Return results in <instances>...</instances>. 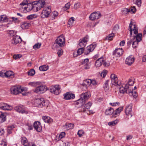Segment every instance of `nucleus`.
I'll list each match as a JSON object with an SVG mask.
<instances>
[{
    "label": "nucleus",
    "instance_id": "f257e3e1",
    "mask_svg": "<svg viewBox=\"0 0 146 146\" xmlns=\"http://www.w3.org/2000/svg\"><path fill=\"white\" fill-rule=\"evenodd\" d=\"M27 3L24 2L21 3L20 5H21L25 6L23 8L26 10L27 11H29L33 9L34 11H37L40 10L42 8L44 7L45 5V1L43 0H40L37 1V3H29V0H25Z\"/></svg>",
    "mask_w": 146,
    "mask_h": 146
},
{
    "label": "nucleus",
    "instance_id": "f03ea898",
    "mask_svg": "<svg viewBox=\"0 0 146 146\" xmlns=\"http://www.w3.org/2000/svg\"><path fill=\"white\" fill-rule=\"evenodd\" d=\"M133 25L132 22L131 21V22L129 24V28L130 29V36H131L132 35V32L133 31H134V34L136 35L133 36V40H135L139 42H140L142 40V35L141 33H138V28L137 25H133L134 27L133 29L131 28Z\"/></svg>",
    "mask_w": 146,
    "mask_h": 146
},
{
    "label": "nucleus",
    "instance_id": "7ed1b4c3",
    "mask_svg": "<svg viewBox=\"0 0 146 146\" xmlns=\"http://www.w3.org/2000/svg\"><path fill=\"white\" fill-rule=\"evenodd\" d=\"M65 40L64 37L63 35H61L58 37L52 46V49L55 50L57 49L58 47H61L64 46Z\"/></svg>",
    "mask_w": 146,
    "mask_h": 146
},
{
    "label": "nucleus",
    "instance_id": "20e7f679",
    "mask_svg": "<svg viewBox=\"0 0 146 146\" xmlns=\"http://www.w3.org/2000/svg\"><path fill=\"white\" fill-rule=\"evenodd\" d=\"M27 90L26 88L18 86H13L10 89L11 94L14 95H17L19 93H21L24 91H27Z\"/></svg>",
    "mask_w": 146,
    "mask_h": 146
},
{
    "label": "nucleus",
    "instance_id": "39448f33",
    "mask_svg": "<svg viewBox=\"0 0 146 146\" xmlns=\"http://www.w3.org/2000/svg\"><path fill=\"white\" fill-rule=\"evenodd\" d=\"M35 103L36 106L40 107L43 106L47 107L49 104V102L44 100L43 98L36 99L35 100Z\"/></svg>",
    "mask_w": 146,
    "mask_h": 146
},
{
    "label": "nucleus",
    "instance_id": "423d86ee",
    "mask_svg": "<svg viewBox=\"0 0 146 146\" xmlns=\"http://www.w3.org/2000/svg\"><path fill=\"white\" fill-rule=\"evenodd\" d=\"M111 84L118 87L121 85L120 81H118L117 76L115 74H111L110 76Z\"/></svg>",
    "mask_w": 146,
    "mask_h": 146
},
{
    "label": "nucleus",
    "instance_id": "0eeeda50",
    "mask_svg": "<svg viewBox=\"0 0 146 146\" xmlns=\"http://www.w3.org/2000/svg\"><path fill=\"white\" fill-rule=\"evenodd\" d=\"M51 12V10L49 6L44 8L41 14L42 18H44L48 17Z\"/></svg>",
    "mask_w": 146,
    "mask_h": 146
},
{
    "label": "nucleus",
    "instance_id": "6e6552de",
    "mask_svg": "<svg viewBox=\"0 0 146 146\" xmlns=\"http://www.w3.org/2000/svg\"><path fill=\"white\" fill-rule=\"evenodd\" d=\"M60 87L59 85H56L54 86H51L49 89L50 92L58 95L60 92Z\"/></svg>",
    "mask_w": 146,
    "mask_h": 146
},
{
    "label": "nucleus",
    "instance_id": "1a4fd4ad",
    "mask_svg": "<svg viewBox=\"0 0 146 146\" xmlns=\"http://www.w3.org/2000/svg\"><path fill=\"white\" fill-rule=\"evenodd\" d=\"M47 90V87L45 85H41L36 88L35 92L39 94L43 93Z\"/></svg>",
    "mask_w": 146,
    "mask_h": 146
},
{
    "label": "nucleus",
    "instance_id": "9d476101",
    "mask_svg": "<svg viewBox=\"0 0 146 146\" xmlns=\"http://www.w3.org/2000/svg\"><path fill=\"white\" fill-rule=\"evenodd\" d=\"M88 38L86 36L82 39H80L79 41V43L78 44V47H81L83 48L85 47L88 41Z\"/></svg>",
    "mask_w": 146,
    "mask_h": 146
},
{
    "label": "nucleus",
    "instance_id": "9b49d317",
    "mask_svg": "<svg viewBox=\"0 0 146 146\" xmlns=\"http://www.w3.org/2000/svg\"><path fill=\"white\" fill-rule=\"evenodd\" d=\"M123 52L121 48L116 49L113 52V55L115 57H119L122 55Z\"/></svg>",
    "mask_w": 146,
    "mask_h": 146
},
{
    "label": "nucleus",
    "instance_id": "f8f14e48",
    "mask_svg": "<svg viewBox=\"0 0 146 146\" xmlns=\"http://www.w3.org/2000/svg\"><path fill=\"white\" fill-rule=\"evenodd\" d=\"M12 106L8 105L4 103H0V109L3 110H10L13 109Z\"/></svg>",
    "mask_w": 146,
    "mask_h": 146
},
{
    "label": "nucleus",
    "instance_id": "ddd939ff",
    "mask_svg": "<svg viewBox=\"0 0 146 146\" xmlns=\"http://www.w3.org/2000/svg\"><path fill=\"white\" fill-rule=\"evenodd\" d=\"M132 105L130 104L127 106L125 110V112L126 115L128 117H131L132 116Z\"/></svg>",
    "mask_w": 146,
    "mask_h": 146
},
{
    "label": "nucleus",
    "instance_id": "4468645a",
    "mask_svg": "<svg viewBox=\"0 0 146 146\" xmlns=\"http://www.w3.org/2000/svg\"><path fill=\"white\" fill-rule=\"evenodd\" d=\"M21 39L20 37L17 35L14 36L11 40V43L12 44L16 45L17 44L21 42Z\"/></svg>",
    "mask_w": 146,
    "mask_h": 146
},
{
    "label": "nucleus",
    "instance_id": "2eb2a0df",
    "mask_svg": "<svg viewBox=\"0 0 146 146\" xmlns=\"http://www.w3.org/2000/svg\"><path fill=\"white\" fill-rule=\"evenodd\" d=\"M100 16L101 14L99 13L94 12L90 14L89 18L90 20L93 21L99 19Z\"/></svg>",
    "mask_w": 146,
    "mask_h": 146
},
{
    "label": "nucleus",
    "instance_id": "dca6fc26",
    "mask_svg": "<svg viewBox=\"0 0 146 146\" xmlns=\"http://www.w3.org/2000/svg\"><path fill=\"white\" fill-rule=\"evenodd\" d=\"M135 58L132 55L128 57L126 59L125 63L126 64L129 65H131L134 62Z\"/></svg>",
    "mask_w": 146,
    "mask_h": 146
},
{
    "label": "nucleus",
    "instance_id": "f3484780",
    "mask_svg": "<svg viewBox=\"0 0 146 146\" xmlns=\"http://www.w3.org/2000/svg\"><path fill=\"white\" fill-rule=\"evenodd\" d=\"M92 103L89 102L86 104L84 106H82L80 111H79L81 112H85L86 111L90 109L92 105Z\"/></svg>",
    "mask_w": 146,
    "mask_h": 146
},
{
    "label": "nucleus",
    "instance_id": "a211bd4d",
    "mask_svg": "<svg viewBox=\"0 0 146 146\" xmlns=\"http://www.w3.org/2000/svg\"><path fill=\"white\" fill-rule=\"evenodd\" d=\"M81 98H82L85 102L88 100L90 97V93L89 92H87L82 93L80 95Z\"/></svg>",
    "mask_w": 146,
    "mask_h": 146
},
{
    "label": "nucleus",
    "instance_id": "6ab92c4d",
    "mask_svg": "<svg viewBox=\"0 0 146 146\" xmlns=\"http://www.w3.org/2000/svg\"><path fill=\"white\" fill-rule=\"evenodd\" d=\"M64 99L65 100H70L75 98L74 94L67 92L64 94Z\"/></svg>",
    "mask_w": 146,
    "mask_h": 146
},
{
    "label": "nucleus",
    "instance_id": "aec40b11",
    "mask_svg": "<svg viewBox=\"0 0 146 146\" xmlns=\"http://www.w3.org/2000/svg\"><path fill=\"white\" fill-rule=\"evenodd\" d=\"M34 127L36 130L40 132L42 130V127L40 122L39 121H35L34 123Z\"/></svg>",
    "mask_w": 146,
    "mask_h": 146
},
{
    "label": "nucleus",
    "instance_id": "412c9836",
    "mask_svg": "<svg viewBox=\"0 0 146 146\" xmlns=\"http://www.w3.org/2000/svg\"><path fill=\"white\" fill-rule=\"evenodd\" d=\"M89 59L88 58H86L82 61L81 62V64L84 65V68L85 69H87L90 68V65L88 64Z\"/></svg>",
    "mask_w": 146,
    "mask_h": 146
},
{
    "label": "nucleus",
    "instance_id": "4be33fe9",
    "mask_svg": "<svg viewBox=\"0 0 146 146\" xmlns=\"http://www.w3.org/2000/svg\"><path fill=\"white\" fill-rule=\"evenodd\" d=\"M96 46V44L94 43V44H91L89 46L87 47V50L89 51L88 52L87 54L85 53L86 55L88 54L90 52L93 51Z\"/></svg>",
    "mask_w": 146,
    "mask_h": 146
},
{
    "label": "nucleus",
    "instance_id": "5701e85b",
    "mask_svg": "<svg viewBox=\"0 0 146 146\" xmlns=\"http://www.w3.org/2000/svg\"><path fill=\"white\" fill-rule=\"evenodd\" d=\"M14 109L15 110L19 113H25V111L24 110L22 106H17L15 107Z\"/></svg>",
    "mask_w": 146,
    "mask_h": 146
},
{
    "label": "nucleus",
    "instance_id": "b1692460",
    "mask_svg": "<svg viewBox=\"0 0 146 146\" xmlns=\"http://www.w3.org/2000/svg\"><path fill=\"white\" fill-rule=\"evenodd\" d=\"M114 112L113 109L111 107L108 108L105 111V114L106 115H110L113 114Z\"/></svg>",
    "mask_w": 146,
    "mask_h": 146
},
{
    "label": "nucleus",
    "instance_id": "393cba45",
    "mask_svg": "<svg viewBox=\"0 0 146 146\" xmlns=\"http://www.w3.org/2000/svg\"><path fill=\"white\" fill-rule=\"evenodd\" d=\"M103 58L101 57L98 58L96 62L95 66L97 67H99L102 64Z\"/></svg>",
    "mask_w": 146,
    "mask_h": 146
},
{
    "label": "nucleus",
    "instance_id": "a878e982",
    "mask_svg": "<svg viewBox=\"0 0 146 146\" xmlns=\"http://www.w3.org/2000/svg\"><path fill=\"white\" fill-rule=\"evenodd\" d=\"M6 116L2 112H0V122L2 123L5 121Z\"/></svg>",
    "mask_w": 146,
    "mask_h": 146
},
{
    "label": "nucleus",
    "instance_id": "bb28decb",
    "mask_svg": "<svg viewBox=\"0 0 146 146\" xmlns=\"http://www.w3.org/2000/svg\"><path fill=\"white\" fill-rule=\"evenodd\" d=\"M14 74H0V76L2 77H5L7 78L13 77Z\"/></svg>",
    "mask_w": 146,
    "mask_h": 146
},
{
    "label": "nucleus",
    "instance_id": "cd10ccee",
    "mask_svg": "<svg viewBox=\"0 0 146 146\" xmlns=\"http://www.w3.org/2000/svg\"><path fill=\"white\" fill-rule=\"evenodd\" d=\"M66 129L69 130L70 129H72L74 127V124L73 123L66 124L64 126Z\"/></svg>",
    "mask_w": 146,
    "mask_h": 146
},
{
    "label": "nucleus",
    "instance_id": "c85d7f7f",
    "mask_svg": "<svg viewBox=\"0 0 146 146\" xmlns=\"http://www.w3.org/2000/svg\"><path fill=\"white\" fill-rule=\"evenodd\" d=\"M8 21V19L4 15L0 16V22H5Z\"/></svg>",
    "mask_w": 146,
    "mask_h": 146
},
{
    "label": "nucleus",
    "instance_id": "c756f323",
    "mask_svg": "<svg viewBox=\"0 0 146 146\" xmlns=\"http://www.w3.org/2000/svg\"><path fill=\"white\" fill-rule=\"evenodd\" d=\"M21 138V141L22 143L25 146H27L29 143L27 139L25 137H22Z\"/></svg>",
    "mask_w": 146,
    "mask_h": 146
},
{
    "label": "nucleus",
    "instance_id": "7c9ffc66",
    "mask_svg": "<svg viewBox=\"0 0 146 146\" xmlns=\"http://www.w3.org/2000/svg\"><path fill=\"white\" fill-rule=\"evenodd\" d=\"M79 48L77 50V53L78 54L76 56H74H74L76 57L78 55H80L82 53H83L84 51V48H81V47H78Z\"/></svg>",
    "mask_w": 146,
    "mask_h": 146
},
{
    "label": "nucleus",
    "instance_id": "2f4dec72",
    "mask_svg": "<svg viewBox=\"0 0 146 146\" xmlns=\"http://www.w3.org/2000/svg\"><path fill=\"white\" fill-rule=\"evenodd\" d=\"M49 68L48 66L47 65H44L40 66L39 68L40 70L44 71L47 70Z\"/></svg>",
    "mask_w": 146,
    "mask_h": 146
},
{
    "label": "nucleus",
    "instance_id": "473e14b6",
    "mask_svg": "<svg viewBox=\"0 0 146 146\" xmlns=\"http://www.w3.org/2000/svg\"><path fill=\"white\" fill-rule=\"evenodd\" d=\"M123 109V107H120L118 108L117 109L114 111V115H116L120 113L121 112L122 110Z\"/></svg>",
    "mask_w": 146,
    "mask_h": 146
},
{
    "label": "nucleus",
    "instance_id": "72a5a7b5",
    "mask_svg": "<svg viewBox=\"0 0 146 146\" xmlns=\"http://www.w3.org/2000/svg\"><path fill=\"white\" fill-rule=\"evenodd\" d=\"M30 24L29 23L23 22L21 25V28L23 29H27L29 26Z\"/></svg>",
    "mask_w": 146,
    "mask_h": 146
},
{
    "label": "nucleus",
    "instance_id": "f704fd0d",
    "mask_svg": "<svg viewBox=\"0 0 146 146\" xmlns=\"http://www.w3.org/2000/svg\"><path fill=\"white\" fill-rule=\"evenodd\" d=\"M115 35L114 33H111L108 35L106 38V40H111L113 37Z\"/></svg>",
    "mask_w": 146,
    "mask_h": 146
},
{
    "label": "nucleus",
    "instance_id": "c9c22d12",
    "mask_svg": "<svg viewBox=\"0 0 146 146\" xmlns=\"http://www.w3.org/2000/svg\"><path fill=\"white\" fill-rule=\"evenodd\" d=\"M42 119L44 122L47 123H49L51 121L50 117L48 116H43L42 117Z\"/></svg>",
    "mask_w": 146,
    "mask_h": 146
},
{
    "label": "nucleus",
    "instance_id": "e433bc0d",
    "mask_svg": "<svg viewBox=\"0 0 146 146\" xmlns=\"http://www.w3.org/2000/svg\"><path fill=\"white\" fill-rule=\"evenodd\" d=\"M109 80H106L104 84L103 88L105 90H108L109 89L108 82Z\"/></svg>",
    "mask_w": 146,
    "mask_h": 146
},
{
    "label": "nucleus",
    "instance_id": "4c0bfd02",
    "mask_svg": "<svg viewBox=\"0 0 146 146\" xmlns=\"http://www.w3.org/2000/svg\"><path fill=\"white\" fill-rule=\"evenodd\" d=\"M130 11V10L127 8H124L121 10L122 14L124 15H127Z\"/></svg>",
    "mask_w": 146,
    "mask_h": 146
},
{
    "label": "nucleus",
    "instance_id": "58836bf2",
    "mask_svg": "<svg viewBox=\"0 0 146 146\" xmlns=\"http://www.w3.org/2000/svg\"><path fill=\"white\" fill-rule=\"evenodd\" d=\"M119 86H118L117 87H118V88H119V91L121 93H124L125 92H126V93H130L129 92H128V91H126L124 87H122L119 88Z\"/></svg>",
    "mask_w": 146,
    "mask_h": 146
},
{
    "label": "nucleus",
    "instance_id": "ea45409f",
    "mask_svg": "<svg viewBox=\"0 0 146 146\" xmlns=\"http://www.w3.org/2000/svg\"><path fill=\"white\" fill-rule=\"evenodd\" d=\"M134 3L139 7L141 4V0H133Z\"/></svg>",
    "mask_w": 146,
    "mask_h": 146
},
{
    "label": "nucleus",
    "instance_id": "a19ab883",
    "mask_svg": "<svg viewBox=\"0 0 146 146\" xmlns=\"http://www.w3.org/2000/svg\"><path fill=\"white\" fill-rule=\"evenodd\" d=\"M9 34L10 36L13 37L16 35V33L13 30H10L9 31Z\"/></svg>",
    "mask_w": 146,
    "mask_h": 146
},
{
    "label": "nucleus",
    "instance_id": "79ce46f5",
    "mask_svg": "<svg viewBox=\"0 0 146 146\" xmlns=\"http://www.w3.org/2000/svg\"><path fill=\"white\" fill-rule=\"evenodd\" d=\"M41 44V43H37L36 44L33 46V48L35 50L39 48L40 47Z\"/></svg>",
    "mask_w": 146,
    "mask_h": 146
},
{
    "label": "nucleus",
    "instance_id": "37998d69",
    "mask_svg": "<svg viewBox=\"0 0 146 146\" xmlns=\"http://www.w3.org/2000/svg\"><path fill=\"white\" fill-rule=\"evenodd\" d=\"M133 40H134L133 39V40L132 41V46L133 48H135L136 47V46L137 45V44H138V42H139L136 40H135L134 41H133Z\"/></svg>",
    "mask_w": 146,
    "mask_h": 146
},
{
    "label": "nucleus",
    "instance_id": "c03bdc74",
    "mask_svg": "<svg viewBox=\"0 0 146 146\" xmlns=\"http://www.w3.org/2000/svg\"><path fill=\"white\" fill-rule=\"evenodd\" d=\"M36 17V16L35 14H33V15H29L28 16L27 18V19L29 20H31L32 19H33V18H35Z\"/></svg>",
    "mask_w": 146,
    "mask_h": 146
},
{
    "label": "nucleus",
    "instance_id": "a18cd8bd",
    "mask_svg": "<svg viewBox=\"0 0 146 146\" xmlns=\"http://www.w3.org/2000/svg\"><path fill=\"white\" fill-rule=\"evenodd\" d=\"M118 120H116L114 121L109 122L108 123V125H109L111 126H114L116 124Z\"/></svg>",
    "mask_w": 146,
    "mask_h": 146
},
{
    "label": "nucleus",
    "instance_id": "49530a36",
    "mask_svg": "<svg viewBox=\"0 0 146 146\" xmlns=\"http://www.w3.org/2000/svg\"><path fill=\"white\" fill-rule=\"evenodd\" d=\"M103 64L105 66H108L110 65V63L108 61H105L103 58L102 61V64Z\"/></svg>",
    "mask_w": 146,
    "mask_h": 146
},
{
    "label": "nucleus",
    "instance_id": "de8ad7c7",
    "mask_svg": "<svg viewBox=\"0 0 146 146\" xmlns=\"http://www.w3.org/2000/svg\"><path fill=\"white\" fill-rule=\"evenodd\" d=\"M39 84V82H30L29 83V84L33 86H36L37 85Z\"/></svg>",
    "mask_w": 146,
    "mask_h": 146
},
{
    "label": "nucleus",
    "instance_id": "09e8293b",
    "mask_svg": "<svg viewBox=\"0 0 146 146\" xmlns=\"http://www.w3.org/2000/svg\"><path fill=\"white\" fill-rule=\"evenodd\" d=\"M66 135V133L65 132H61L59 135L58 137V139H60L64 137Z\"/></svg>",
    "mask_w": 146,
    "mask_h": 146
},
{
    "label": "nucleus",
    "instance_id": "8fccbe9b",
    "mask_svg": "<svg viewBox=\"0 0 146 146\" xmlns=\"http://www.w3.org/2000/svg\"><path fill=\"white\" fill-rule=\"evenodd\" d=\"M74 21V17H71L70 19L68 22V24L70 25H72Z\"/></svg>",
    "mask_w": 146,
    "mask_h": 146
},
{
    "label": "nucleus",
    "instance_id": "3c124183",
    "mask_svg": "<svg viewBox=\"0 0 146 146\" xmlns=\"http://www.w3.org/2000/svg\"><path fill=\"white\" fill-rule=\"evenodd\" d=\"M70 4L69 2L68 3L65 4L64 7V10H66L68 9L70 6Z\"/></svg>",
    "mask_w": 146,
    "mask_h": 146
},
{
    "label": "nucleus",
    "instance_id": "603ef678",
    "mask_svg": "<svg viewBox=\"0 0 146 146\" xmlns=\"http://www.w3.org/2000/svg\"><path fill=\"white\" fill-rule=\"evenodd\" d=\"M84 133V131L82 130H79L78 131L77 134L79 137H80L83 135Z\"/></svg>",
    "mask_w": 146,
    "mask_h": 146
},
{
    "label": "nucleus",
    "instance_id": "864d4df0",
    "mask_svg": "<svg viewBox=\"0 0 146 146\" xmlns=\"http://www.w3.org/2000/svg\"><path fill=\"white\" fill-rule=\"evenodd\" d=\"M22 56L21 54H15L13 56V58L14 59H17L21 58Z\"/></svg>",
    "mask_w": 146,
    "mask_h": 146
},
{
    "label": "nucleus",
    "instance_id": "5fc2aeb1",
    "mask_svg": "<svg viewBox=\"0 0 146 146\" xmlns=\"http://www.w3.org/2000/svg\"><path fill=\"white\" fill-rule=\"evenodd\" d=\"M134 83V81H133L131 79H129L128 81V82L127 84H128L129 86H133Z\"/></svg>",
    "mask_w": 146,
    "mask_h": 146
},
{
    "label": "nucleus",
    "instance_id": "6e6d98bb",
    "mask_svg": "<svg viewBox=\"0 0 146 146\" xmlns=\"http://www.w3.org/2000/svg\"><path fill=\"white\" fill-rule=\"evenodd\" d=\"M92 82L91 80L90 79H87L84 81V82L87 85H90L91 84V82Z\"/></svg>",
    "mask_w": 146,
    "mask_h": 146
},
{
    "label": "nucleus",
    "instance_id": "4d7b16f0",
    "mask_svg": "<svg viewBox=\"0 0 146 146\" xmlns=\"http://www.w3.org/2000/svg\"><path fill=\"white\" fill-rule=\"evenodd\" d=\"M63 50L62 49L60 48L58 50L57 54L58 56H60L63 54Z\"/></svg>",
    "mask_w": 146,
    "mask_h": 146
},
{
    "label": "nucleus",
    "instance_id": "13d9d810",
    "mask_svg": "<svg viewBox=\"0 0 146 146\" xmlns=\"http://www.w3.org/2000/svg\"><path fill=\"white\" fill-rule=\"evenodd\" d=\"M14 127V126L13 125L8 127L7 129V132L9 134H10L11 133V131L13 129Z\"/></svg>",
    "mask_w": 146,
    "mask_h": 146
},
{
    "label": "nucleus",
    "instance_id": "bf43d9fd",
    "mask_svg": "<svg viewBox=\"0 0 146 146\" xmlns=\"http://www.w3.org/2000/svg\"><path fill=\"white\" fill-rule=\"evenodd\" d=\"M53 15L54 17V19L55 17H56L58 15V13L56 11H54L52 13V15Z\"/></svg>",
    "mask_w": 146,
    "mask_h": 146
},
{
    "label": "nucleus",
    "instance_id": "052dcab7",
    "mask_svg": "<svg viewBox=\"0 0 146 146\" xmlns=\"http://www.w3.org/2000/svg\"><path fill=\"white\" fill-rule=\"evenodd\" d=\"M91 84H92L93 86H96L97 85V83L95 80H91Z\"/></svg>",
    "mask_w": 146,
    "mask_h": 146
},
{
    "label": "nucleus",
    "instance_id": "680f3d73",
    "mask_svg": "<svg viewBox=\"0 0 146 146\" xmlns=\"http://www.w3.org/2000/svg\"><path fill=\"white\" fill-rule=\"evenodd\" d=\"M80 5V3H77L74 4V8L75 9H77L78 8Z\"/></svg>",
    "mask_w": 146,
    "mask_h": 146
},
{
    "label": "nucleus",
    "instance_id": "e2e57ef3",
    "mask_svg": "<svg viewBox=\"0 0 146 146\" xmlns=\"http://www.w3.org/2000/svg\"><path fill=\"white\" fill-rule=\"evenodd\" d=\"M132 43V40L130 39L128 41L127 43V46L128 48L130 47L131 43Z\"/></svg>",
    "mask_w": 146,
    "mask_h": 146
},
{
    "label": "nucleus",
    "instance_id": "0e129e2a",
    "mask_svg": "<svg viewBox=\"0 0 146 146\" xmlns=\"http://www.w3.org/2000/svg\"><path fill=\"white\" fill-rule=\"evenodd\" d=\"M79 100H80L81 101H79L80 104L82 106V104H84L85 102V101L81 98H80Z\"/></svg>",
    "mask_w": 146,
    "mask_h": 146
},
{
    "label": "nucleus",
    "instance_id": "69168bd1",
    "mask_svg": "<svg viewBox=\"0 0 146 146\" xmlns=\"http://www.w3.org/2000/svg\"><path fill=\"white\" fill-rule=\"evenodd\" d=\"M118 104H119V102H116L115 103H110V104L112 106H116L117 105H118Z\"/></svg>",
    "mask_w": 146,
    "mask_h": 146
},
{
    "label": "nucleus",
    "instance_id": "338daca9",
    "mask_svg": "<svg viewBox=\"0 0 146 146\" xmlns=\"http://www.w3.org/2000/svg\"><path fill=\"white\" fill-rule=\"evenodd\" d=\"M131 95H132L133 97L135 98H136L137 96V94L136 92H134V93L133 92L132 94H131Z\"/></svg>",
    "mask_w": 146,
    "mask_h": 146
},
{
    "label": "nucleus",
    "instance_id": "774afa93",
    "mask_svg": "<svg viewBox=\"0 0 146 146\" xmlns=\"http://www.w3.org/2000/svg\"><path fill=\"white\" fill-rule=\"evenodd\" d=\"M5 131L3 129L0 127V135H2L4 133Z\"/></svg>",
    "mask_w": 146,
    "mask_h": 146
}]
</instances>
